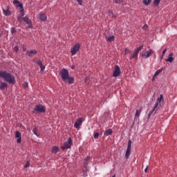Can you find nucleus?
<instances>
[{
  "mask_svg": "<svg viewBox=\"0 0 177 177\" xmlns=\"http://www.w3.org/2000/svg\"><path fill=\"white\" fill-rule=\"evenodd\" d=\"M32 132L34 133V135H36V136H39L38 135V133H37V127H35L33 129H32Z\"/></svg>",
  "mask_w": 177,
  "mask_h": 177,
  "instance_id": "obj_32",
  "label": "nucleus"
},
{
  "mask_svg": "<svg viewBox=\"0 0 177 177\" xmlns=\"http://www.w3.org/2000/svg\"><path fill=\"white\" fill-rule=\"evenodd\" d=\"M156 77L153 76V77L152 78V81H153L155 80Z\"/></svg>",
  "mask_w": 177,
  "mask_h": 177,
  "instance_id": "obj_49",
  "label": "nucleus"
},
{
  "mask_svg": "<svg viewBox=\"0 0 177 177\" xmlns=\"http://www.w3.org/2000/svg\"><path fill=\"white\" fill-rule=\"evenodd\" d=\"M84 177H86V176H88V174H83V175H82Z\"/></svg>",
  "mask_w": 177,
  "mask_h": 177,
  "instance_id": "obj_47",
  "label": "nucleus"
},
{
  "mask_svg": "<svg viewBox=\"0 0 177 177\" xmlns=\"http://www.w3.org/2000/svg\"><path fill=\"white\" fill-rule=\"evenodd\" d=\"M71 68H72V70H74V69L75 68V66H74V65L72 66H71Z\"/></svg>",
  "mask_w": 177,
  "mask_h": 177,
  "instance_id": "obj_48",
  "label": "nucleus"
},
{
  "mask_svg": "<svg viewBox=\"0 0 177 177\" xmlns=\"http://www.w3.org/2000/svg\"><path fill=\"white\" fill-rule=\"evenodd\" d=\"M52 153H54L55 154H56L57 153H59V147L55 146L52 148L51 150Z\"/></svg>",
  "mask_w": 177,
  "mask_h": 177,
  "instance_id": "obj_23",
  "label": "nucleus"
},
{
  "mask_svg": "<svg viewBox=\"0 0 177 177\" xmlns=\"http://www.w3.org/2000/svg\"><path fill=\"white\" fill-rule=\"evenodd\" d=\"M147 169H149V166H147L145 169V172H147Z\"/></svg>",
  "mask_w": 177,
  "mask_h": 177,
  "instance_id": "obj_46",
  "label": "nucleus"
},
{
  "mask_svg": "<svg viewBox=\"0 0 177 177\" xmlns=\"http://www.w3.org/2000/svg\"><path fill=\"white\" fill-rule=\"evenodd\" d=\"M162 57H164V56H162V57H160L161 60H162Z\"/></svg>",
  "mask_w": 177,
  "mask_h": 177,
  "instance_id": "obj_50",
  "label": "nucleus"
},
{
  "mask_svg": "<svg viewBox=\"0 0 177 177\" xmlns=\"http://www.w3.org/2000/svg\"><path fill=\"white\" fill-rule=\"evenodd\" d=\"M124 2V0H114V3H116V5H121Z\"/></svg>",
  "mask_w": 177,
  "mask_h": 177,
  "instance_id": "obj_26",
  "label": "nucleus"
},
{
  "mask_svg": "<svg viewBox=\"0 0 177 177\" xmlns=\"http://www.w3.org/2000/svg\"><path fill=\"white\" fill-rule=\"evenodd\" d=\"M35 63H36V64H38V66L42 65V61H41V59H39L38 61H35Z\"/></svg>",
  "mask_w": 177,
  "mask_h": 177,
  "instance_id": "obj_31",
  "label": "nucleus"
},
{
  "mask_svg": "<svg viewBox=\"0 0 177 177\" xmlns=\"http://www.w3.org/2000/svg\"><path fill=\"white\" fill-rule=\"evenodd\" d=\"M162 100H164V98L162 97V94H161L160 95V97L158 98L157 102H156L153 110H151L149 112V113L148 115V118H150V117H151V115L153 114V113H154V111H157V110H158V109H159L158 108V104H159V103H161V102H162Z\"/></svg>",
  "mask_w": 177,
  "mask_h": 177,
  "instance_id": "obj_3",
  "label": "nucleus"
},
{
  "mask_svg": "<svg viewBox=\"0 0 177 177\" xmlns=\"http://www.w3.org/2000/svg\"><path fill=\"white\" fill-rule=\"evenodd\" d=\"M154 51L152 49H150L149 51H147L145 53H142L141 56L145 59H147V57H150Z\"/></svg>",
  "mask_w": 177,
  "mask_h": 177,
  "instance_id": "obj_10",
  "label": "nucleus"
},
{
  "mask_svg": "<svg viewBox=\"0 0 177 177\" xmlns=\"http://www.w3.org/2000/svg\"><path fill=\"white\" fill-rule=\"evenodd\" d=\"M127 53H131V50L129 48H126L124 51V55H127Z\"/></svg>",
  "mask_w": 177,
  "mask_h": 177,
  "instance_id": "obj_33",
  "label": "nucleus"
},
{
  "mask_svg": "<svg viewBox=\"0 0 177 177\" xmlns=\"http://www.w3.org/2000/svg\"><path fill=\"white\" fill-rule=\"evenodd\" d=\"M142 49H143V44L134 50V53L130 56V59L132 60V59L138 58V55H139V52H140Z\"/></svg>",
  "mask_w": 177,
  "mask_h": 177,
  "instance_id": "obj_6",
  "label": "nucleus"
},
{
  "mask_svg": "<svg viewBox=\"0 0 177 177\" xmlns=\"http://www.w3.org/2000/svg\"><path fill=\"white\" fill-rule=\"evenodd\" d=\"M33 111L34 113H45L46 110L45 109V107L44 106V105L38 104L35 106Z\"/></svg>",
  "mask_w": 177,
  "mask_h": 177,
  "instance_id": "obj_4",
  "label": "nucleus"
},
{
  "mask_svg": "<svg viewBox=\"0 0 177 177\" xmlns=\"http://www.w3.org/2000/svg\"><path fill=\"white\" fill-rule=\"evenodd\" d=\"M109 16L111 17H114V14L113 13V12H111V11L109 12Z\"/></svg>",
  "mask_w": 177,
  "mask_h": 177,
  "instance_id": "obj_40",
  "label": "nucleus"
},
{
  "mask_svg": "<svg viewBox=\"0 0 177 177\" xmlns=\"http://www.w3.org/2000/svg\"><path fill=\"white\" fill-rule=\"evenodd\" d=\"M163 70H164V68H162L156 71L154 73V77H157V75H158V74H160V73H161Z\"/></svg>",
  "mask_w": 177,
  "mask_h": 177,
  "instance_id": "obj_25",
  "label": "nucleus"
},
{
  "mask_svg": "<svg viewBox=\"0 0 177 177\" xmlns=\"http://www.w3.org/2000/svg\"><path fill=\"white\" fill-rule=\"evenodd\" d=\"M59 75L64 82H68V84H74V77L70 76L68 70L66 68H62L59 73Z\"/></svg>",
  "mask_w": 177,
  "mask_h": 177,
  "instance_id": "obj_2",
  "label": "nucleus"
},
{
  "mask_svg": "<svg viewBox=\"0 0 177 177\" xmlns=\"http://www.w3.org/2000/svg\"><path fill=\"white\" fill-rule=\"evenodd\" d=\"M73 145V140H71V138H69L67 142H65L64 143V146H62V150L64 151L66 149H71V146Z\"/></svg>",
  "mask_w": 177,
  "mask_h": 177,
  "instance_id": "obj_5",
  "label": "nucleus"
},
{
  "mask_svg": "<svg viewBox=\"0 0 177 177\" xmlns=\"http://www.w3.org/2000/svg\"><path fill=\"white\" fill-rule=\"evenodd\" d=\"M14 50H15V52H16V53L19 52V46H15V48H14Z\"/></svg>",
  "mask_w": 177,
  "mask_h": 177,
  "instance_id": "obj_38",
  "label": "nucleus"
},
{
  "mask_svg": "<svg viewBox=\"0 0 177 177\" xmlns=\"http://www.w3.org/2000/svg\"><path fill=\"white\" fill-rule=\"evenodd\" d=\"M38 53V51L37 50H30L26 51V55L29 57H32L35 55H37Z\"/></svg>",
  "mask_w": 177,
  "mask_h": 177,
  "instance_id": "obj_11",
  "label": "nucleus"
},
{
  "mask_svg": "<svg viewBox=\"0 0 177 177\" xmlns=\"http://www.w3.org/2000/svg\"><path fill=\"white\" fill-rule=\"evenodd\" d=\"M24 88H25V89L26 88H28V82H24L23 84Z\"/></svg>",
  "mask_w": 177,
  "mask_h": 177,
  "instance_id": "obj_37",
  "label": "nucleus"
},
{
  "mask_svg": "<svg viewBox=\"0 0 177 177\" xmlns=\"http://www.w3.org/2000/svg\"><path fill=\"white\" fill-rule=\"evenodd\" d=\"M82 124V118H79L75 122L74 127L75 128L77 129L80 128V126Z\"/></svg>",
  "mask_w": 177,
  "mask_h": 177,
  "instance_id": "obj_14",
  "label": "nucleus"
},
{
  "mask_svg": "<svg viewBox=\"0 0 177 177\" xmlns=\"http://www.w3.org/2000/svg\"><path fill=\"white\" fill-rule=\"evenodd\" d=\"M165 53H167V48H165L164 50L162 53V56H164V55H165Z\"/></svg>",
  "mask_w": 177,
  "mask_h": 177,
  "instance_id": "obj_42",
  "label": "nucleus"
},
{
  "mask_svg": "<svg viewBox=\"0 0 177 177\" xmlns=\"http://www.w3.org/2000/svg\"><path fill=\"white\" fill-rule=\"evenodd\" d=\"M39 67L41 68L40 71L43 72L44 70H45V65L41 64V65L39 66Z\"/></svg>",
  "mask_w": 177,
  "mask_h": 177,
  "instance_id": "obj_34",
  "label": "nucleus"
},
{
  "mask_svg": "<svg viewBox=\"0 0 177 177\" xmlns=\"http://www.w3.org/2000/svg\"><path fill=\"white\" fill-rule=\"evenodd\" d=\"M20 13H21V16H24L25 14H24V8L20 9Z\"/></svg>",
  "mask_w": 177,
  "mask_h": 177,
  "instance_id": "obj_35",
  "label": "nucleus"
},
{
  "mask_svg": "<svg viewBox=\"0 0 177 177\" xmlns=\"http://www.w3.org/2000/svg\"><path fill=\"white\" fill-rule=\"evenodd\" d=\"M17 20H18L19 23H22L23 22V17L18 16L17 17Z\"/></svg>",
  "mask_w": 177,
  "mask_h": 177,
  "instance_id": "obj_28",
  "label": "nucleus"
},
{
  "mask_svg": "<svg viewBox=\"0 0 177 177\" xmlns=\"http://www.w3.org/2000/svg\"><path fill=\"white\" fill-rule=\"evenodd\" d=\"M120 74H121V69L120 68V66H118V65H115V70L113 73V77H118Z\"/></svg>",
  "mask_w": 177,
  "mask_h": 177,
  "instance_id": "obj_9",
  "label": "nucleus"
},
{
  "mask_svg": "<svg viewBox=\"0 0 177 177\" xmlns=\"http://www.w3.org/2000/svg\"><path fill=\"white\" fill-rule=\"evenodd\" d=\"M172 56H174V53H170L169 55L168 58L165 59V62H169V63H172V62H174V57Z\"/></svg>",
  "mask_w": 177,
  "mask_h": 177,
  "instance_id": "obj_19",
  "label": "nucleus"
},
{
  "mask_svg": "<svg viewBox=\"0 0 177 177\" xmlns=\"http://www.w3.org/2000/svg\"><path fill=\"white\" fill-rule=\"evenodd\" d=\"M78 50H80V44H75L71 50V55H77Z\"/></svg>",
  "mask_w": 177,
  "mask_h": 177,
  "instance_id": "obj_8",
  "label": "nucleus"
},
{
  "mask_svg": "<svg viewBox=\"0 0 177 177\" xmlns=\"http://www.w3.org/2000/svg\"><path fill=\"white\" fill-rule=\"evenodd\" d=\"M106 136H109L110 135L113 134V130L111 129H109L108 130H106L104 133Z\"/></svg>",
  "mask_w": 177,
  "mask_h": 177,
  "instance_id": "obj_22",
  "label": "nucleus"
},
{
  "mask_svg": "<svg viewBox=\"0 0 177 177\" xmlns=\"http://www.w3.org/2000/svg\"><path fill=\"white\" fill-rule=\"evenodd\" d=\"M106 41H109V42H113V41H114V39H115V37H114V35L112 36H106Z\"/></svg>",
  "mask_w": 177,
  "mask_h": 177,
  "instance_id": "obj_21",
  "label": "nucleus"
},
{
  "mask_svg": "<svg viewBox=\"0 0 177 177\" xmlns=\"http://www.w3.org/2000/svg\"><path fill=\"white\" fill-rule=\"evenodd\" d=\"M100 134L99 133H97V132H94V139H97V138H99V136H100Z\"/></svg>",
  "mask_w": 177,
  "mask_h": 177,
  "instance_id": "obj_30",
  "label": "nucleus"
},
{
  "mask_svg": "<svg viewBox=\"0 0 177 177\" xmlns=\"http://www.w3.org/2000/svg\"><path fill=\"white\" fill-rule=\"evenodd\" d=\"M13 3L16 5L17 8H19V10L23 9V4L19 0H14Z\"/></svg>",
  "mask_w": 177,
  "mask_h": 177,
  "instance_id": "obj_15",
  "label": "nucleus"
},
{
  "mask_svg": "<svg viewBox=\"0 0 177 177\" xmlns=\"http://www.w3.org/2000/svg\"><path fill=\"white\" fill-rule=\"evenodd\" d=\"M15 138L17 140V143H21V133L20 131H15Z\"/></svg>",
  "mask_w": 177,
  "mask_h": 177,
  "instance_id": "obj_12",
  "label": "nucleus"
},
{
  "mask_svg": "<svg viewBox=\"0 0 177 177\" xmlns=\"http://www.w3.org/2000/svg\"><path fill=\"white\" fill-rule=\"evenodd\" d=\"M3 13L4 16H11L12 12H10V10H9V6H7V9H3Z\"/></svg>",
  "mask_w": 177,
  "mask_h": 177,
  "instance_id": "obj_13",
  "label": "nucleus"
},
{
  "mask_svg": "<svg viewBox=\"0 0 177 177\" xmlns=\"http://www.w3.org/2000/svg\"><path fill=\"white\" fill-rule=\"evenodd\" d=\"M6 88H8V84L3 82H0V90L4 91Z\"/></svg>",
  "mask_w": 177,
  "mask_h": 177,
  "instance_id": "obj_18",
  "label": "nucleus"
},
{
  "mask_svg": "<svg viewBox=\"0 0 177 177\" xmlns=\"http://www.w3.org/2000/svg\"><path fill=\"white\" fill-rule=\"evenodd\" d=\"M89 160H91V156H86V158L84 159V168H86V170L88 171V169H86V167H88V161H89Z\"/></svg>",
  "mask_w": 177,
  "mask_h": 177,
  "instance_id": "obj_17",
  "label": "nucleus"
},
{
  "mask_svg": "<svg viewBox=\"0 0 177 177\" xmlns=\"http://www.w3.org/2000/svg\"><path fill=\"white\" fill-rule=\"evenodd\" d=\"M23 21H24V23H26V24H30V23H31V20L30 18H28V17H23Z\"/></svg>",
  "mask_w": 177,
  "mask_h": 177,
  "instance_id": "obj_20",
  "label": "nucleus"
},
{
  "mask_svg": "<svg viewBox=\"0 0 177 177\" xmlns=\"http://www.w3.org/2000/svg\"><path fill=\"white\" fill-rule=\"evenodd\" d=\"M160 2H161V0H154L153 5L155 6H158V5H160Z\"/></svg>",
  "mask_w": 177,
  "mask_h": 177,
  "instance_id": "obj_27",
  "label": "nucleus"
},
{
  "mask_svg": "<svg viewBox=\"0 0 177 177\" xmlns=\"http://www.w3.org/2000/svg\"><path fill=\"white\" fill-rule=\"evenodd\" d=\"M131 146H132V141L129 140L128 142V146L125 153L126 158H129V156H131Z\"/></svg>",
  "mask_w": 177,
  "mask_h": 177,
  "instance_id": "obj_7",
  "label": "nucleus"
},
{
  "mask_svg": "<svg viewBox=\"0 0 177 177\" xmlns=\"http://www.w3.org/2000/svg\"><path fill=\"white\" fill-rule=\"evenodd\" d=\"M27 24H28V28H32V25L31 24V23Z\"/></svg>",
  "mask_w": 177,
  "mask_h": 177,
  "instance_id": "obj_41",
  "label": "nucleus"
},
{
  "mask_svg": "<svg viewBox=\"0 0 177 177\" xmlns=\"http://www.w3.org/2000/svg\"><path fill=\"white\" fill-rule=\"evenodd\" d=\"M28 167H30V162L27 161L26 165H25V166H24V167L25 168H28Z\"/></svg>",
  "mask_w": 177,
  "mask_h": 177,
  "instance_id": "obj_39",
  "label": "nucleus"
},
{
  "mask_svg": "<svg viewBox=\"0 0 177 177\" xmlns=\"http://www.w3.org/2000/svg\"><path fill=\"white\" fill-rule=\"evenodd\" d=\"M143 30H147V25H144L142 27Z\"/></svg>",
  "mask_w": 177,
  "mask_h": 177,
  "instance_id": "obj_44",
  "label": "nucleus"
},
{
  "mask_svg": "<svg viewBox=\"0 0 177 177\" xmlns=\"http://www.w3.org/2000/svg\"><path fill=\"white\" fill-rule=\"evenodd\" d=\"M0 78H3V80L8 84H12V85L16 84L15 76L5 71H0Z\"/></svg>",
  "mask_w": 177,
  "mask_h": 177,
  "instance_id": "obj_1",
  "label": "nucleus"
},
{
  "mask_svg": "<svg viewBox=\"0 0 177 177\" xmlns=\"http://www.w3.org/2000/svg\"><path fill=\"white\" fill-rule=\"evenodd\" d=\"M39 20H41V21H46V15L44 13H41L39 15Z\"/></svg>",
  "mask_w": 177,
  "mask_h": 177,
  "instance_id": "obj_16",
  "label": "nucleus"
},
{
  "mask_svg": "<svg viewBox=\"0 0 177 177\" xmlns=\"http://www.w3.org/2000/svg\"><path fill=\"white\" fill-rule=\"evenodd\" d=\"M140 111H142V109H140V111L139 110L136 111V117H139V115H140Z\"/></svg>",
  "mask_w": 177,
  "mask_h": 177,
  "instance_id": "obj_29",
  "label": "nucleus"
},
{
  "mask_svg": "<svg viewBox=\"0 0 177 177\" xmlns=\"http://www.w3.org/2000/svg\"><path fill=\"white\" fill-rule=\"evenodd\" d=\"M26 50H27V47L24 46V47H23V51H24V52H26Z\"/></svg>",
  "mask_w": 177,
  "mask_h": 177,
  "instance_id": "obj_45",
  "label": "nucleus"
},
{
  "mask_svg": "<svg viewBox=\"0 0 177 177\" xmlns=\"http://www.w3.org/2000/svg\"><path fill=\"white\" fill-rule=\"evenodd\" d=\"M77 2H78L79 4L82 5V0H76Z\"/></svg>",
  "mask_w": 177,
  "mask_h": 177,
  "instance_id": "obj_43",
  "label": "nucleus"
},
{
  "mask_svg": "<svg viewBox=\"0 0 177 177\" xmlns=\"http://www.w3.org/2000/svg\"><path fill=\"white\" fill-rule=\"evenodd\" d=\"M16 32V28L15 27L11 28V33L15 34Z\"/></svg>",
  "mask_w": 177,
  "mask_h": 177,
  "instance_id": "obj_36",
  "label": "nucleus"
},
{
  "mask_svg": "<svg viewBox=\"0 0 177 177\" xmlns=\"http://www.w3.org/2000/svg\"><path fill=\"white\" fill-rule=\"evenodd\" d=\"M142 3H144V5H145V6H149V5L151 3V0H143Z\"/></svg>",
  "mask_w": 177,
  "mask_h": 177,
  "instance_id": "obj_24",
  "label": "nucleus"
}]
</instances>
